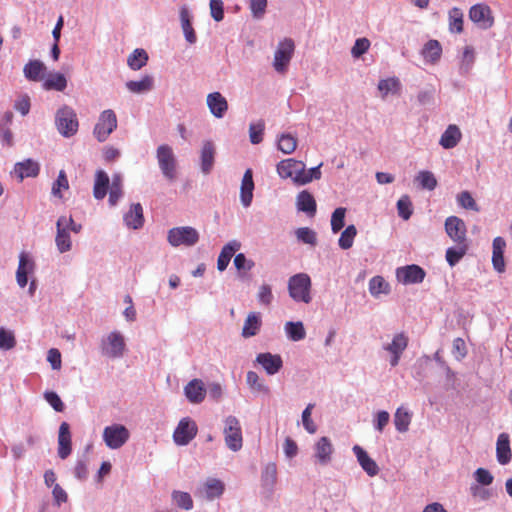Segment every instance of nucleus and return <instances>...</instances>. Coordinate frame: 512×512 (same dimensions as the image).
I'll list each match as a JSON object with an SVG mask.
<instances>
[{"label":"nucleus","mask_w":512,"mask_h":512,"mask_svg":"<svg viewBox=\"0 0 512 512\" xmlns=\"http://www.w3.org/2000/svg\"><path fill=\"white\" fill-rule=\"evenodd\" d=\"M284 330H285L287 337L291 341L297 342V341L303 340L306 336V331H305L304 325L301 321L286 322V324L284 326Z\"/></svg>","instance_id":"a18cd8bd"},{"label":"nucleus","mask_w":512,"mask_h":512,"mask_svg":"<svg viewBox=\"0 0 512 512\" xmlns=\"http://www.w3.org/2000/svg\"><path fill=\"white\" fill-rule=\"evenodd\" d=\"M39 164L32 159H26L22 162H17L14 165L13 173L22 181L24 178L36 177L39 174Z\"/></svg>","instance_id":"a878e982"},{"label":"nucleus","mask_w":512,"mask_h":512,"mask_svg":"<svg viewBox=\"0 0 512 512\" xmlns=\"http://www.w3.org/2000/svg\"><path fill=\"white\" fill-rule=\"evenodd\" d=\"M496 458L501 465H507L511 461L510 437L507 433L498 435L496 442Z\"/></svg>","instance_id":"b1692460"},{"label":"nucleus","mask_w":512,"mask_h":512,"mask_svg":"<svg viewBox=\"0 0 512 512\" xmlns=\"http://www.w3.org/2000/svg\"><path fill=\"white\" fill-rule=\"evenodd\" d=\"M197 432L196 422L190 417H184L173 432V440L178 446H186L196 437Z\"/></svg>","instance_id":"9b49d317"},{"label":"nucleus","mask_w":512,"mask_h":512,"mask_svg":"<svg viewBox=\"0 0 512 512\" xmlns=\"http://www.w3.org/2000/svg\"><path fill=\"white\" fill-rule=\"evenodd\" d=\"M248 3L253 18L262 19L266 13L268 0H248Z\"/></svg>","instance_id":"e2e57ef3"},{"label":"nucleus","mask_w":512,"mask_h":512,"mask_svg":"<svg viewBox=\"0 0 512 512\" xmlns=\"http://www.w3.org/2000/svg\"><path fill=\"white\" fill-rule=\"evenodd\" d=\"M241 247V244L237 240H231L226 245L223 246L218 259H217V269L220 272H223L230 263V260L233 254L238 251Z\"/></svg>","instance_id":"2f4dec72"},{"label":"nucleus","mask_w":512,"mask_h":512,"mask_svg":"<svg viewBox=\"0 0 512 512\" xmlns=\"http://www.w3.org/2000/svg\"><path fill=\"white\" fill-rule=\"evenodd\" d=\"M69 231L56 226L55 245L59 253H66L72 249V240Z\"/></svg>","instance_id":"37998d69"},{"label":"nucleus","mask_w":512,"mask_h":512,"mask_svg":"<svg viewBox=\"0 0 512 512\" xmlns=\"http://www.w3.org/2000/svg\"><path fill=\"white\" fill-rule=\"evenodd\" d=\"M225 490L224 483L216 478H208L201 487L197 488L195 494L208 501L220 498Z\"/></svg>","instance_id":"dca6fc26"},{"label":"nucleus","mask_w":512,"mask_h":512,"mask_svg":"<svg viewBox=\"0 0 512 512\" xmlns=\"http://www.w3.org/2000/svg\"><path fill=\"white\" fill-rule=\"evenodd\" d=\"M69 188V182L66 177L65 171L61 170L58 174L57 179L54 181L52 186V194L56 197L61 198V190H67Z\"/></svg>","instance_id":"338daca9"},{"label":"nucleus","mask_w":512,"mask_h":512,"mask_svg":"<svg viewBox=\"0 0 512 512\" xmlns=\"http://www.w3.org/2000/svg\"><path fill=\"white\" fill-rule=\"evenodd\" d=\"M156 159L163 176L174 181L177 176V159L171 146L161 144L156 149Z\"/></svg>","instance_id":"7ed1b4c3"},{"label":"nucleus","mask_w":512,"mask_h":512,"mask_svg":"<svg viewBox=\"0 0 512 512\" xmlns=\"http://www.w3.org/2000/svg\"><path fill=\"white\" fill-rule=\"evenodd\" d=\"M400 88V82L397 78L382 79L378 83V90L381 93L382 98H386L388 94L397 93Z\"/></svg>","instance_id":"603ef678"},{"label":"nucleus","mask_w":512,"mask_h":512,"mask_svg":"<svg viewBox=\"0 0 512 512\" xmlns=\"http://www.w3.org/2000/svg\"><path fill=\"white\" fill-rule=\"evenodd\" d=\"M246 382L253 392L268 394L269 387L260 379L259 375L254 371H248L246 374Z\"/></svg>","instance_id":"8fccbe9b"},{"label":"nucleus","mask_w":512,"mask_h":512,"mask_svg":"<svg viewBox=\"0 0 512 512\" xmlns=\"http://www.w3.org/2000/svg\"><path fill=\"white\" fill-rule=\"evenodd\" d=\"M409 338L404 332L394 334L390 343L382 346L383 350L390 354L389 364L396 367L402 357L403 352L408 347Z\"/></svg>","instance_id":"f8f14e48"},{"label":"nucleus","mask_w":512,"mask_h":512,"mask_svg":"<svg viewBox=\"0 0 512 512\" xmlns=\"http://www.w3.org/2000/svg\"><path fill=\"white\" fill-rule=\"evenodd\" d=\"M277 147L284 154H292L297 147V139L290 133H283L277 138Z\"/></svg>","instance_id":"49530a36"},{"label":"nucleus","mask_w":512,"mask_h":512,"mask_svg":"<svg viewBox=\"0 0 512 512\" xmlns=\"http://www.w3.org/2000/svg\"><path fill=\"white\" fill-rule=\"evenodd\" d=\"M426 273L423 268L416 264H411L396 269L397 280L404 285L422 283Z\"/></svg>","instance_id":"ddd939ff"},{"label":"nucleus","mask_w":512,"mask_h":512,"mask_svg":"<svg viewBox=\"0 0 512 512\" xmlns=\"http://www.w3.org/2000/svg\"><path fill=\"white\" fill-rule=\"evenodd\" d=\"M46 71V66L40 60H30L23 68L24 76L29 81H40Z\"/></svg>","instance_id":"4c0bfd02"},{"label":"nucleus","mask_w":512,"mask_h":512,"mask_svg":"<svg viewBox=\"0 0 512 512\" xmlns=\"http://www.w3.org/2000/svg\"><path fill=\"white\" fill-rule=\"evenodd\" d=\"M506 248L505 240L498 236L493 239L492 243V264L493 268L502 273L505 270L504 251Z\"/></svg>","instance_id":"393cba45"},{"label":"nucleus","mask_w":512,"mask_h":512,"mask_svg":"<svg viewBox=\"0 0 512 512\" xmlns=\"http://www.w3.org/2000/svg\"><path fill=\"white\" fill-rule=\"evenodd\" d=\"M254 181L252 171L246 170L240 187V201L244 207H249L253 199Z\"/></svg>","instance_id":"cd10ccee"},{"label":"nucleus","mask_w":512,"mask_h":512,"mask_svg":"<svg viewBox=\"0 0 512 512\" xmlns=\"http://www.w3.org/2000/svg\"><path fill=\"white\" fill-rule=\"evenodd\" d=\"M416 181L419 183L421 188L432 191L437 186V179L434 174L430 171H420L416 176Z\"/></svg>","instance_id":"5fc2aeb1"},{"label":"nucleus","mask_w":512,"mask_h":512,"mask_svg":"<svg viewBox=\"0 0 512 512\" xmlns=\"http://www.w3.org/2000/svg\"><path fill=\"white\" fill-rule=\"evenodd\" d=\"M368 290L372 297L379 298L381 295H388L391 291L390 284L380 275L369 280Z\"/></svg>","instance_id":"ea45409f"},{"label":"nucleus","mask_w":512,"mask_h":512,"mask_svg":"<svg viewBox=\"0 0 512 512\" xmlns=\"http://www.w3.org/2000/svg\"><path fill=\"white\" fill-rule=\"evenodd\" d=\"M475 62L474 49L471 46H466L463 51L462 59L459 66V73L467 75L472 69Z\"/></svg>","instance_id":"3c124183"},{"label":"nucleus","mask_w":512,"mask_h":512,"mask_svg":"<svg viewBox=\"0 0 512 512\" xmlns=\"http://www.w3.org/2000/svg\"><path fill=\"white\" fill-rule=\"evenodd\" d=\"M276 482L277 466L274 462L267 463L261 473V485L268 493H273Z\"/></svg>","instance_id":"c9c22d12"},{"label":"nucleus","mask_w":512,"mask_h":512,"mask_svg":"<svg viewBox=\"0 0 512 512\" xmlns=\"http://www.w3.org/2000/svg\"><path fill=\"white\" fill-rule=\"evenodd\" d=\"M273 294L271 286L268 284H262L259 287L258 293H257V300L261 305L269 306L273 301Z\"/></svg>","instance_id":"774afa93"},{"label":"nucleus","mask_w":512,"mask_h":512,"mask_svg":"<svg viewBox=\"0 0 512 512\" xmlns=\"http://www.w3.org/2000/svg\"><path fill=\"white\" fill-rule=\"evenodd\" d=\"M289 296L295 302L308 304L311 302V279L306 273H298L288 280Z\"/></svg>","instance_id":"f03ea898"},{"label":"nucleus","mask_w":512,"mask_h":512,"mask_svg":"<svg viewBox=\"0 0 512 512\" xmlns=\"http://www.w3.org/2000/svg\"><path fill=\"white\" fill-rule=\"evenodd\" d=\"M295 236L299 242L315 246L317 244L316 232L308 227H301L295 231Z\"/></svg>","instance_id":"4d7b16f0"},{"label":"nucleus","mask_w":512,"mask_h":512,"mask_svg":"<svg viewBox=\"0 0 512 512\" xmlns=\"http://www.w3.org/2000/svg\"><path fill=\"white\" fill-rule=\"evenodd\" d=\"M457 202L459 206H461L464 209L473 210L478 212L479 207L472 197L471 193L468 191H463L457 195Z\"/></svg>","instance_id":"0e129e2a"},{"label":"nucleus","mask_w":512,"mask_h":512,"mask_svg":"<svg viewBox=\"0 0 512 512\" xmlns=\"http://www.w3.org/2000/svg\"><path fill=\"white\" fill-rule=\"evenodd\" d=\"M35 269L34 260L26 252H21L19 255V264L16 271L17 284L24 288L28 283V274L32 273Z\"/></svg>","instance_id":"a211bd4d"},{"label":"nucleus","mask_w":512,"mask_h":512,"mask_svg":"<svg viewBox=\"0 0 512 512\" xmlns=\"http://www.w3.org/2000/svg\"><path fill=\"white\" fill-rule=\"evenodd\" d=\"M184 394L190 403L199 404L203 402L206 396L203 381L200 379L189 381L184 387Z\"/></svg>","instance_id":"4be33fe9"},{"label":"nucleus","mask_w":512,"mask_h":512,"mask_svg":"<svg viewBox=\"0 0 512 512\" xmlns=\"http://www.w3.org/2000/svg\"><path fill=\"white\" fill-rule=\"evenodd\" d=\"M313 408L314 404L309 403L301 415L303 427L309 434H314L317 431V426L311 418Z\"/></svg>","instance_id":"052dcab7"},{"label":"nucleus","mask_w":512,"mask_h":512,"mask_svg":"<svg viewBox=\"0 0 512 512\" xmlns=\"http://www.w3.org/2000/svg\"><path fill=\"white\" fill-rule=\"evenodd\" d=\"M100 348L103 356L112 359L121 358L126 350L124 336L119 331H112L102 338Z\"/></svg>","instance_id":"39448f33"},{"label":"nucleus","mask_w":512,"mask_h":512,"mask_svg":"<svg viewBox=\"0 0 512 512\" xmlns=\"http://www.w3.org/2000/svg\"><path fill=\"white\" fill-rule=\"evenodd\" d=\"M304 168V162L293 158L284 159L276 166L280 178L291 179L298 186L302 185L301 178L304 175Z\"/></svg>","instance_id":"9d476101"},{"label":"nucleus","mask_w":512,"mask_h":512,"mask_svg":"<svg viewBox=\"0 0 512 512\" xmlns=\"http://www.w3.org/2000/svg\"><path fill=\"white\" fill-rule=\"evenodd\" d=\"M171 500L173 505H175L177 508L190 511L194 507V502L192 499V496L185 491L181 490H173L171 492Z\"/></svg>","instance_id":"a19ab883"},{"label":"nucleus","mask_w":512,"mask_h":512,"mask_svg":"<svg viewBox=\"0 0 512 512\" xmlns=\"http://www.w3.org/2000/svg\"><path fill=\"white\" fill-rule=\"evenodd\" d=\"M397 211L398 215L404 219L408 220L412 213V202L408 195H403L398 201H397Z\"/></svg>","instance_id":"680f3d73"},{"label":"nucleus","mask_w":512,"mask_h":512,"mask_svg":"<svg viewBox=\"0 0 512 512\" xmlns=\"http://www.w3.org/2000/svg\"><path fill=\"white\" fill-rule=\"evenodd\" d=\"M449 28L451 32L461 33L463 31V12L454 7L449 11Z\"/></svg>","instance_id":"864d4df0"},{"label":"nucleus","mask_w":512,"mask_h":512,"mask_svg":"<svg viewBox=\"0 0 512 512\" xmlns=\"http://www.w3.org/2000/svg\"><path fill=\"white\" fill-rule=\"evenodd\" d=\"M468 251L467 243H457L456 247H449L446 250V261L448 262L450 267H454L456 264L460 262V260L465 256Z\"/></svg>","instance_id":"c03bdc74"},{"label":"nucleus","mask_w":512,"mask_h":512,"mask_svg":"<svg viewBox=\"0 0 512 512\" xmlns=\"http://www.w3.org/2000/svg\"><path fill=\"white\" fill-rule=\"evenodd\" d=\"M102 438L109 449L116 450L129 440L130 432L124 425L115 423L104 428Z\"/></svg>","instance_id":"1a4fd4ad"},{"label":"nucleus","mask_w":512,"mask_h":512,"mask_svg":"<svg viewBox=\"0 0 512 512\" xmlns=\"http://www.w3.org/2000/svg\"><path fill=\"white\" fill-rule=\"evenodd\" d=\"M296 207L298 211L304 212L308 216H314L317 210L316 201L313 195L307 190L298 193L296 197Z\"/></svg>","instance_id":"c756f323"},{"label":"nucleus","mask_w":512,"mask_h":512,"mask_svg":"<svg viewBox=\"0 0 512 512\" xmlns=\"http://www.w3.org/2000/svg\"><path fill=\"white\" fill-rule=\"evenodd\" d=\"M295 44L291 38L281 40L274 53L273 67L276 72L284 74L294 54Z\"/></svg>","instance_id":"0eeeda50"},{"label":"nucleus","mask_w":512,"mask_h":512,"mask_svg":"<svg viewBox=\"0 0 512 512\" xmlns=\"http://www.w3.org/2000/svg\"><path fill=\"white\" fill-rule=\"evenodd\" d=\"M148 54L144 49H135L128 57L127 64L132 70H140L147 64Z\"/></svg>","instance_id":"09e8293b"},{"label":"nucleus","mask_w":512,"mask_h":512,"mask_svg":"<svg viewBox=\"0 0 512 512\" xmlns=\"http://www.w3.org/2000/svg\"><path fill=\"white\" fill-rule=\"evenodd\" d=\"M117 128V116L111 109L102 111L93 129V135L99 142L106 141Z\"/></svg>","instance_id":"6e6552de"},{"label":"nucleus","mask_w":512,"mask_h":512,"mask_svg":"<svg viewBox=\"0 0 512 512\" xmlns=\"http://www.w3.org/2000/svg\"><path fill=\"white\" fill-rule=\"evenodd\" d=\"M442 54V47L438 40H429L426 42L421 50V55L428 63H436Z\"/></svg>","instance_id":"58836bf2"},{"label":"nucleus","mask_w":512,"mask_h":512,"mask_svg":"<svg viewBox=\"0 0 512 512\" xmlns=\"http://www.w3.org/2000/svg\"><path fill=\"white\" fill-rule=\"evenodd\" d=\"M206 103L210 113L218 119L225 116L228 110V102L220 92H212L207 95Z\"/></svg>","instance_id":"aec40b11"},{"label":"nucleus","mask_w":512,"mask_h":512,"mask_svg":"<svg viewBox=\"0 0 512 512\" xmlns=\"http://www.w3.org/2000/svg\"><path fill=\"white\" fill-rule=\"evenodd\" d=\"M55 126L64 138L74 136L79 129V121L75 110L68 105H62L58 108L55 113Z\"/></svg>","instance_id":"f257e3e1"},{"label":"nucleus","mask_w":512,"mask_h":512,"mask_svg":"<svg viewBox=\"0 0 512 512\" xmlns=\"http://www.w3.org/2000/svg\"><path fill=\"white\" fill-rule=\"evenodd\" d=\"M180 23L185 40L189 44H195L197 36L192 26V16L186 6L180 8Z\"/></svg>","instance_id":"c85d7f7f"},{"label":"nucleus","mask_w":512,"mask_h":512,"mask_svg":"<svg viewBox=\"0 0 512 512\" xmlns=\"http://www.w3.org/2000/svg\"><path fill=\"white\" fill-rule=\"evenodd\" d=\"M153 82L154 81L152 76L145 75L140 80H131L126 82V87L132 93L142 94L152 90Z\"/></svg>","instance_id":"79ce46f5"},{"label":"nucleus","mask_w":512,"mask_h":512,"mask_svg":"<svg viewBox=\"0 0 512 512\" xmlns=\"http://www.w3.org/2000/svg\"><path fill=\"white\" fill-rule=\"evenodd\" d=\"M412 415L409 411L399 407L394 415V424L398 432L404 433L408 431Z\"/></svg>","instance_id":"de8ad7c7"},{"label":"nucleus","mask_w":512,"mask_h":512,"mask_svg":"<svg viewBox=\"0 0 512 512\" xmlns=\"http://www.w3.org/2000/svg\"><path fill=\"white\" fill-rule=\"evenodd\" d=\"M346 209L339 207L334 210L331 216V229L334 233H337L344 227Z\"/></svg>","instance_id":"69168bd1"},{"label":"nucleus","mask_w":512,"mask_h":512,"mask_svg":"<svg viewBox=\"0 0 512 512\" xmlns=\"http://www.w3.org/2000/svg\"><path fill=\"white\" fill-rule=\"evenodd\" d=\"M110 180L108 174L103 170H97L95 173L93 196L97 200H102L107 195L110 188Z\"/></svg>","instance_id":"f704fd0d"},{"label":"nucleus","mask_w":512,"mask_h":512,"mask_svg":"<svg viewBox=\"0 0 512 512\" xmlns=\"http://www.w3.org/2000/svg\"><path fill=\"white\" fill-rule=\"evenodd\" d=\"M314 458L317 464L322 466L328 465L332 460L334 447L331 440L326 437H320L314 444Z\"/></svg>","instance_id":"f3484780"},{"label":"nucleus","mask_w":512,"mask_h":512,"mask_svg":"<svg viewBox=\"0 0 512 512\" xmlns=\"http://www.w3.org/2000/svg\"><path fill=\"white\" fill-rule=\"evenodd\" d=\"M125 225L130 228L137 230L144 224L143 208L140 203L132 204L129 211L123 216Z\"/></svg>","instance_id":"bb28decb"},{"label":"nucleus","mask_w":512,"mask_h":512,"mask_svg":"<svg viewBox=\"0 0 512 512\" xmlns=\"http://www.w3.org/2000/svg\"><path fill=\"white\" fill-rule=\"evenodd\" d=\"M255 361L262 366L268 375L277 374L283 367L281 356L270 352L259 353Z\"/></svg>","instance_id":"6ab92c4d"},{"label":"nucleus","mask_w":512,"mask_h":512,"mask_svg":"<svg viewBox=\"0 0 512 512\" xmlns=\"http://www.w3.org/2000/svg\"><path fill=\"white\" fill-rule=\"evenodd\" d=\"M265 129V123L263 120H259L256 123H251L249 126V138L252 144H259L263 140V133Z\"/></svg>","instance_id":"bf43d9fd"},{"label":"nucleus","mask_w":512,"mask_h":512,"mask_svg":"<svg viewBox=\"0 0 512 512\" xmlns=\"http://www.w3.org/2000/svg\"><path fill=\"white\" fill-rule=\"evenodd\" d=\"M72 451L70 426L67 422H62L58 433V456L66 459Z\"/></svg>","instance_id":"5701e85b"},{"label":"nucleus","mask_w":512,"mask_h":512,"mask_svg":"<svg viewBox=\"0 0 512 512\" xmlns=\"http://www.w3.org/2000/svg\"><path fill=\"white\" fill-rule=\"evenodd\" d=\"M199 238V232L191 226L174 227L167 234V241L173 247L194 246Z\"/></svg>","instance_id":"20e7f679"},{"label":"nucleus","mask_w":512,"mask_h":512,"mask_svg":"<svg viewBox=\"0 0 512 512\" xmlns=\"http://www.w3.org/2000/svg\"><path fill=\"white\" fill-rule=\"evenodd\" d=\"M215 146L212 141L207 140L203 142L201 149V171L204 174L210 173L214 165Z\"/></svg>","instance_id":"72a5a7b5"},{"label":"nucleus","mask_w":512,"mask_h":512,"mask_svg":"<svg viewBox=\"0 0 512 512\" xmlns=\"http://www.w3.org/2000/svg\"><path fill=\"white\" fill-rule=\"evenodd\" d=\"M66 87L67 79L59 72L49 73L42 83V88L46 91L62 92Z\"/></svg>","instance_id":"e433bc0d"},{"label":"nucleus","mask_w":512,"mask_h":512,"mask_svg":"<svg viewBox=\"0 0 512 512\" xmlns=\"http://www.w3.org/2000/svg\"><path fill=\"white\" fill-rule=\"evenodd\" d=\"M469 18L481 29H488L494 23L491 9L486 4L473 5L469 10Z\"/></svg>","instance_id":"4468645a"},{"label":"nucleus","mask_w":512,"mask_h":512,"mask_svg":"<svg viewBox=\"0 0 512 512\" xmlns=\"http://www.w3.org/2000/svg\"><path fill=\"white\" fill-rule=\"evenodd\" d=\"M352 451L356 456L359 465L367 473L368 476L374 477L379 473V467L377 463L361 446L354 445Z\"/></svg>","instance_id":"412c9836"},{"label":"nucleus","mask_w":512,"mask_h":512,"mask_svg":"<svg viewBox=\"0 0 512 512\" xmlns=\"http://www.w3.org/2000/svg\"><path fill=\"white\" fill-rule=\"evenodd\" d=\"M224 438L226 446L233 452L239 451L243 446L242 430L239 420L235 416H228L224 420Z\"/></svg>","instance_id":"423d86ee"},{"label":"nucleus","mask_w":512,"mask_h":512,"mask_svg":"<svg viewBox=\"0 0 512 512\" xmlns=\"http://www.w3.org/2000/svg\"><path fill=\"white\" fill-rule=\"evenodd\" d=\"M16 346L14 332L0 327V350L9 351Z\"/></svg>","instance_id":"13d9d810"},{"label":"nucleus","mask_w":512,"mask_h":512,"mask_svg":"<svg viewBox=\"0 0 512 512\" xmlns=\"http://www.w3.org/2000/svg\"><path fill=\"white\" fill-rule=\"evenodd\" d=\"M357 234V229L354 225H349L341 233L338 244L343 250H347L352 247L354 238Z\"/></svg>","instance_id":"6e6d98bb"},{"label":"nucleus","mask_w":512,"mask_h":512,"mask_svg":"<svg viewBox=\"0 0 512 512\" xmlns=\"http://www.w3.org/2000/svg\"><path fill=\"white\" fill-rule=\"evenodd\" d=\"M462 138V133L459 127L455 124H450L442 133L439 144L444 149H452L458 145Z\"/></svg>","instance_id":"7c9ffc66"},{"label":"nucleus","mask_w":512,"mask_h":512,"mask_svg":"<svg viewBox=\"0 0 512 512\" xmlns=\"http://www.w3.org/2000/svg\"><path fill=\"white\" fill-rule=\"evenodd\" d=\"M445 231L455 243H467L465 222L457 216H449L445 220Z\"/></svg>","instance_id":"2eb2a0df"},{"label":"nucleus","mask_w":512,"mask_h":512,"mask_svg":"<svg viewBox=\"0 0 512 512\" xmlns=\"http://www.w3.org/2000/svg\"><path fill=\"white\" fill-rule=\"evenodd\" d=\"M262 325L261 315L259 312H250L242 328L241 336L243 338H251L257 335Z\"/></svg>","instance_id":"473e14b6"}]
</instances>
